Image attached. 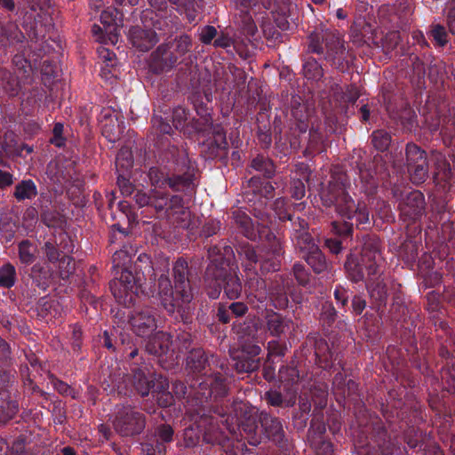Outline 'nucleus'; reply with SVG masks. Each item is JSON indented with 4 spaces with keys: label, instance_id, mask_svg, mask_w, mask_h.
I'll return each instance as SVG.
<instances>
[{
    "label": "nucleus",
    "instance_id": "obj_63",
    "mask_svg": "<svg viewBox=\"0 0 455 455\" xmlns=\"http://www.w3.org/2000/svg\"><path fill=\"white\" fill-rule=\"evenodd\" d=\"M410 174L411 181L414 185L423 184L429 177L428 162L413 164L407 166Z\"/></svg>",
    "mask_w": 455,
    "mask_h": 455
},
{
    "label": "nucleus",
    "instance_id": "obj_41",
    "mask_svg": "<svg viewBox=\"0 0 455 455\" xmlns=\"http://www.w3.org/2000/svg\"><path fill=\"white\" fill-rule=\"evenodd\" d=\"M302 378L298 368V362L295 360H291L289 364L282 366L279 370V379L285 387L290 386L287 387L290 392H293V390L298 392L295 386Z\"/></svg>",
    "mask_w": 455,
    "mask_h": 455
},
{
    "label": "nucleus",
    "instance_id": "obj_39",
    "mask_svg": "<svg viewBox=\"0 0 455 455\" xmlns=\"http://www.w3.org/2000/svg\"><path fill=\"white\" fill-rule=\"evenodd\" d=\"M431 159L434 162L435 172L433 175L434 182H447L452 176L451 164L447 160L445 155L438 150L431 151Z\"/></svg>",
    "mask_w": 455,
    "mask_h": 455
},
{
    "label": "nucleus",
    "instance_id": "obj_15",
    "mask_svg": "<svg viewBox=\"0 0 455 455\" xmlns=\"http://www.w3.org/2000/svg\"><path fill=\"white\" fill-rule=\"evenodd\" d=\"M146 426L145 415L132 404H117L113 427L124 437H132L142 433Z\"/></svg>",
    "mask_w": 455,
    "mask_h": 455
},
{
    "label": "nucleus",
    "instance_id": "obj_58",
    "mask_svg": "<svg viewBox=\"0 0 455 455\" xmlns=\"http://www.w3.org/2000/svg\"><path fill=\"white\" fill-rule=\"evenodd\" d=\"M291 278L295 280L297 283V287H304L307 288L310 285L312 281V274L310 270L302 263V262H295L291 267Z\"/></svg>",
    "mask_w": 455,
    "mask_h": 455
},
{
    "label": "nucleus",
    "instance_id": "obj_60",
    "mask_svg": "<svg viewBox=\"0 0 455 455\" xmlns=\"http://www.w3.org/2000/svg\"><path fill=\"white\" fill-rule=\"evenodd\" d=\"M133 166V156L127 148H122L116 157V168L117 173H131Z\"/></svg>",
    "mask_w": 455,
    "mask_h": 455
},
{
    "label": "nucleus",
    "instance_id": "obj_23",
    "mask_svg": "<svg viewBox=\"0 0 455 455\" xmlns=\"http://www.w3.org/2000/svg\"><path fill=\"white\" fill-rule=\"evenodd\" d=\"M307 438L315 455H334L333 443L326 435V425L323 419L311 420Z\"/></svg>",
    "mask_w": 455,
    "mask_h": 455
},
{
    "label": "nucleus",
    "instance_id": "obj_28",
    "mask_svg": "<svg viewBox=\"0 0 455 455\" xmlns=\"http://www.w3.org/2000/svg\"><path fill=\"white\" fill-rule=\"evenodd\" d=\"M265 329L271 337L281 339L295 330L293 320L273 309H267L264 315Z\"/></svg>",
    "mask_w": 455,
    "mask_h": 455
},
{
    "label": "nucleus",
    "instance_id": "obj_7",
    "mask_svg": "<svg viewBox=\"0 0 455 455\" xmlns=\"http://www.w3.org/2000/svg\"><path fill=\"white\" fill-rule=\"evenodd\" d=\"M161 259L165 258L160 257L156 263H153L150 257L143 253L138 257L135 269L122 268L120 277L109 282V289L118 304L125 307L136 305L146 275L152 273L156 282L163 269Z\"/></svg>",
    "mask_w": 455,
    "mask_h": 455
},
{
    "label": "nucleus",
    "instance_id": "obj_12",
    "mask_svg": "<svg viewBox=\"0 0 455 455\" xmlns=\"http://www.w3.org/2000/svg\"><path fill=\"white\" fill-rule=\"evenodd\" d=\"M152 28H141L133 26L129 29L128 38L133 47L140 52L149 51L161 37L172 33V28H169V19L158 17L157 14L150 17ZM148 27V25H145Z\"/></svg>",
    "mask_w": 455,
    "mask_h": 455
},
{
    "label": "nucleus",
    "instance_id": "obj_37",
    "mask_svg": "<svg viewBox=\"0 0 455 455\" xmlns=\"http://www.w3.org/2000/svg\"><path fill=\"white\" fill-rule=\"evenodd\" d=\"M347 277L355 283L363 281L367 270L362 257L355 254H348L344 264Z\"/></svg>",
    "mask_w": 455,
    "mask_h": 455
},
{
    "label": "nucleus",
    "instance_id": "obj_51",
    "mask_svg": "<svg viewBox=\"0 0 455 455\" xmlns=\"http://www.w3.org/2000/svg\"><path fill=\"white\" fill-rule=\"evenodd\" d=\"M236 251L241 259L246 260L244 264L245 272L255 271L261 254L247 242L241 243Z\"/></svg>",
    "mask_w": 455,
    "mask_h": 455
},
{
    "label": "nucleus",
    "instance_id": "obj_2",
    "mask_svg": "<svg viewBox=\"0 0 455 455\" xmlns=\"http://www.w3.org/2000/svg\"><path fill=\"white\" fill-rule=\"evenodd\" d=\"M209 400L207 403L188 401L189 407L186 410L185 419L190 424L183 432V445L193 448L202 442L215 449L219 455H234L231 451L229 436L220 430L218 419L212 414L218 416L221 422L228 423V407L219 405L218 402Z\"/></svg>",
    "mask_w": 455,
    "mask_h": 455
},
{
    "label": "nucleus",
    "instance_id": "obj_44",
    "mask_svg": "<svg viewBox=\"0 0 455 455\" xmlns=\"http://www.w3.org/2000/svg\"><path fill=\"white\" fill-rule=\"evenodd\" d=\"M188 100L193 105L194 109L196 110L197 116H200V119L193 120L192 126L194 129L195 125L197 124V123H200V125L202 126H206L213 123L211 114L209 112V108L207 105L204 102V95L201 92L192 93L189 96Z\"/></svg>",
    "mask_w": 455,
    "mask_h": 455
},
{
    "label": "nucleus",
    "instance_id": "obj_54",
    "mask_svg": "<svg viewBox=\"0 0 455 455\" xmlns=\"http://www.w3.org/2000/svg\"><path fill=\"white\" fill-rule=\"evenodd\" d=\"M232 214L240 233L250 240H255L257 237V230L252 224L251 219L240 209L234 211Z\"/></svg>",
    "mask_w": 455,
    "mask_h": 455
},
{
    "label": "nucleus",
    "instance_id": "obj_10",
    "mask_svg": "<svg viewBox=\"0 0 455 455\" xmlns=\"http://www.w3.org/2000/svg\"><path fill=\"white\" fill-rule=\"evenodd\" d=\"M339 33L315 30L307 38V53L323 56L333 68L345 72L349 67L348 51Z\"/></svg>",
    "mask_w": 455,
    "mask_h": 455
},
{
    "label": "nucleus",
    "instance_id": "obj_17",
    "mask_svg": "<svg viewBox=\"0 0 455 455\" xmlns=\"http://www.w3.org/2000/svg\"><path fill=\"white\" fill-rule=\"evenodd\" d=\"M289 138L291 146L295 148L301 147V135L308 129L310 110L307 103L299 95L293 94L290 100Z\"/></svg>",
    "mask_w": 455,
    "mask_h": 455
},
{
    "label": "nucleus",
    "instance_id": "obj_42",
    "mask_svg": "<svg viewBox=\"0 0 455 455\" xmlns=\"http://www.w3.org/2000/svg\"><path fill=\"white\" fill-rule=\"evenodd\" d=\"M311 54L307 53V49L305 50L302 57V75L309 81L318 82L323 77L324 70L322 64Z\"/></svg>",
    "mask_w": 455,
    "mask_h": 455
},
{
    "label": "nucleus",
    "instance_id": "obj_56",
    "mask_svg": "<svg viewBox=\"0 0 455 455\" xmlns=\"http://www.w3.org/2000/svg\"><path fill=\"white\" fill-rule=\"evenodd\" d=\"M37 252L36 244L28 239H23L18 243L19 259L24 265L32 264L36 259Z\"/></svg>",
    "mask_w": 455,
    "mask_h": 455
},
{
    "label": "nucleus",
    "instance_id": "obj_50",
    "mask_svg": "<svg viewBox=\"0 0 455 455\" xmlns=\"http://www.w3.org/2000/svg\"><path fill=\"white\" fill-rule=\"evenodd\" d=\"M236 251L241 259L246 260L244 264L245 272L255 271L261 254L247 242L241 243Z\"/></svg>",
    "mask_w": 455,
    "mask_h": 455
},
{
    "label": "nucleus",
    "instance_id": "obj_13",
    "mask_svg": "<svg viewBox=\"0 0 455 455\" xmlns=\"http://www.w3.org/2000/svg\"><path fill=\"white\" fill-rule=\"evenodd\" d=\"M195 130L208 138L202 144V155L205 160H228L229 146L227 132L221 124H211L206 126L195 125Z\"/></svg>",
    "mask_w": 455,
    "mask_h": 455
},
{
    "label": "nucleus",
    "instance_id": "obj_6",
    "mask_svg": "<svg viewBox=\"0 0 455 455\" xmlns=\"http://www.w3.org/2000/svg\"><path fill=\"white\" fill-rule=\"evenodd\" d=\"M210 263L204 272L205 291L212 299L220 297L223 291L224 295L230 300L240 298L243 284L235 273L231 272L230 263L235 254L233 248L221 241L210 245L207 250Z\"/></svg>",
    "mask_w": 455,
    "mask_h": 455
},
{
    "label": "nucleus",
    "instance_id": "obj_36",
    "mask_svg": "<svg viewBox=\"0 0 455 455\" xmlns=\"http://www.w3.org/2000/svg\"><path fill=\"white\" fill-rule=\"evenodd\" d=\"M283 254V250L279 243L271 245L269 251L264 255L261 254L258 265L262 275L275 272L280 269L281 259Z\"/></svg>",
    "mask_w": 455,
    "mask_h": 455
},
{
    "label": "nucleus",
    "instance_id": "obj_48",
    "mask_svg": "<svg viewBox=\"0 0 455 455\" xmlns=\"http://www.w3.org/2000/svg\"><path fill=\"white\" fill-rule=\"evenodd\" d=\"M297 391L288 393L287 396H283L280 391L270 389L264 395V399L267 405L272 407L290 408L296 403Z\"/></svg>",
    "mask_w": 455,
    "mask_h": 455
},
{
    "label": "nucleus",
    "instance_id": "obj_46",
    "mask_svg": "<svg viewBox=\"0 0 455 455\" xmlns=\"http://www.w3.org/2000/svg\"><path fill=\"white\" fill-rule=\"evenodd\" d=\"M248 188L246 196L249 197L250 194L259 196L260 198L268 199L274 196L275 188L267 180H263L259 177L253 176L248 180ZM251 201V198H248Z\"/></svg>",
    "mask_w": 455,
    "mask_h": 455
},
{
    "label": "nucleus",
    "instance_id": "obj_49",
    "mask_svg": "<svg viewBox=\"0 0 455 455\" xmlns=\"http://www.w3.org/2000/svg\"><path fill=\"white\" fill-rule=\"evenodd\" d=\"M301 257L316 275H320L329 268L330 263L319 246Z\"/></svg>",
    "mask_w": 455,
    "mask_h": 455
},
{
    "label": "nucleus",
    "instance_id": "obj_1",
    "mask_svg": "<svg viewBox=\"0 0 455 455\" xmlns=\"http://www.w3.org/2000/svg\"><path fill=\"white\" fill-rule=\"evenodd\" d=\"M163 269L156 279V290L161 305L179 323L191 324L194 308L190 305L194 299L195 284L193 271L184 257H179L172 262V276L173 285L167 273L169 272L168 259H161Z\"/></svg>",
    "mask_w": 455,
    "mask_h": 455
},
{
    "label": "nucleus",
    "instance_id": "obj_61",
    "mask_svg": "<svg viewBox=\"0 0 455 455\" xmlns=\"http://www.w3.org/2000/svg\"><path fill=\"white\" fill-rule=\"evenodd\" d=\"M403 128L407 132H413L419 127L417 114L409 105L404 106L398 114Z\"/></svg>",
    "mask_w": 455,
    "mask_h": 455
},
{
    "label": "nucleus",
    "instance_id": "obj_18",
    "mask_svg": "<svg viewBox=\"0 0 455 455\" xmlns=\"http://www.w3.org/2000/svg\"><path fill=\"white\" fill-rule=\"evenodd\" d=\"M123 13L116 8L108 7L103 10L100 14V22L103 28L94 24L92 28V32L95 39L102 44L110 42L115 44L117 42V30L119 24L122 21Z\"/></svg>",
    "mask_w": 455,
    "mask_h": 455
},
{
    "label": "nucleus",
    "instance_id": "obj_22",
    "mask_svg": "<svg viewBox=\"0 0 455 455\" xmlns=\"http://www.w3.org/2000/svg\"><path fill=\"white\" fill-rule=\"evenodd\" d=\"M129 323L137 336L149 337L157 329L156 313L149 307H135L129 315Z\"/></svg>",
    "mask_w": 455,
    "mask_h": 455
},
{
    "label": "nucleus",
    "instance_id": "obj_3",
    "mask_svg": "<svg viewBox=\"0 0 455 455\" xmlns=\"http://www.w3.org/2000/svg\"><path fill=\"white\" fill-rule=\"evenodd\" d=\"M186 368L196 375L190 384L188 397L192 401L215 403L228 395L227 370L225 361L216 355L206 353L203 348H192L186 358Z\"/></svg>",
    "mask_w": 455,
    "mask_h": 455
},
{
    "label": "nucleus",
    "instance_id": "obj_19",
    "mask_svg": "<svg viewBox=\"0 0 455 455\" xmlns=\"http://www.w3.org/2000/svg\"><path fill=\"white\" fill-rule=\"evenodd\" d=\"M365 263L367 275H377L380 273L383 257L381 253V242L378 235L367 234L362 238L361 255Z\"/></svg>",
    "mask_w": 455,
    "mask_h": 455
},
{
    "label": "nucleus",
    "instance_id": "obj_62",
    "mask_svg": "<svg viewBox=\"0 0 455 455\" xmlns=\"http://www.w3.org/2000/svg\"><path fill=\"white\" fill-rule=\"evenodd\" d=\"M191 23L196 20L198 14L204 8V0H182L178 6Z\"/></svg>",
    "mask_w": 455,
    "mask_h": 455
},
{
    "label": "nucleus",
    "instance_id": "obj_29",
    "mask_svg": "<svg viewBox=\"0 0 455 455\" xmlns=\"http://www.w3.org/2000/svg\"><path fill=\"white\" fill-rule=\"evenodd\" d=\"M151 207L162 216H169L183 208V198L180 196H170L168 193L152 191Z\"/></svg>",
    "mask_w": 455,
    "mask_h": 455
},
{
    "label": "nucleus",
    "instance_id": "obj_33",
    "mask_svg": "<svg viewBox=\"0 0 455 455\" xmlns=\"http://www.w3.org/2000/svg\"><path fill=\"white\" fill-rule=\"evenodd\" d=\"M99 120L101 124V133L109 141L115 142L120 137L119 117L115 110L110 108L103 109Z\"/></svg>",
    "mask_w": 455,
    "mask_h": 455
},
{
    "label": "nucleus",
    "instance_id": "obj_11",
    "mask_svg": "<svg viewBox=\"0 0 455 455\" xmlns=\"http://www.w3.org/2000/svg\"><path fill=\"white\" fill-rule=\"evenodd\" d=\"M147 366L137 367L132 370V375H127L123 382L117 386V393L122 395L131 396L138 394L141 396L152 393L160 407L166 408L173 403V395L168 390L169 384L166 379H160L155 383L153 378L149 379L145 371Z\"/></svg>",
    "mask_w": 455,
    "mask_h": 455
},
{
    "label": "nucleus",
    "instance_id": "obj_55",
    "mask_svg": "<svg viewBox=\"0 0 455 455\" xmlns=\"http://www.w3.org/2000/svg\"><path fill=\"white\" fill-rule=\"evenodd\" d=\"M151 124L154 130H156V132L158 136L156 144L158 145V150L160 148H165L170 142L167 143L165 146V142L163 140L161 136L164 135H171L172 132V126L170 124L169 121L166 118H164L161 116L153 115L151 118Z\"/></svg>",
    "mask_w": 455,
    "mask_h": 455
},
{
    "label": "nucleus",
    "instance_id": "obj_38",
    "mask_svg": "<svg viewBox=\"0 0 455 455\" xmlns=\"http://www.w3.org/2000/svg\"><path fill=\"white\" fill-rule=\"evenodd\" d=\"M409 311L408 307L401 301L399 298H395L389 310L388 317L390 322L403 326V323H408V321H411V324L407 326L406 329L411 332L412 329L416 327V324L415 321L411 319V316H408Z\"/></svg>",
    "mask_w": 455,
    "mask_h": 455
},
{
    "label": "nucleus",
    "instance_id": "obj_8",
    "mask_svg": "<svg viewBox=\"0 0 455 455\" xmlns=\"http://www.w3.org/2000/svg\"><path fill=\"white\" fill-rule=\"evenodd\" d=\"M356 417L359 429L354 442L357 455H394L395 444L382 419L364 409Z\"/></svg>",
    "mask_w": 455,
    "mask_h": 455
},
{
    "label": "nucleus",
    "instance_id": "obj_57",
    "mask_svg": "<svg viewBox=\"0 0 455 455\" xmlns=\"http://www.w3.org/2000/svg\"><path fill=\"white\" fill-rule=\"evenodd\" d=\"M1 88L10 97H15L20 91V84L18 77L7 69L0 71Z\"/></svg>",
    "mask_w": 455,
    "mask_h": 455
},
{
    "label": "nucleus",
    "instance_id": "obj_26",
    "mask_svg": "<svg viewBox=\"0 0 455 455\" xmlns=\"http://www.w3.org/2000/svg\"><path fill=\"white\" fill-rule=\"evenodd\" d=\"M380 162L381 156H374L372 161L366 162L361 159L355 162V171L359 176L361 190L367 196L374 195L378 188V164Z\"/></svg>",
    "mask_w": 455,
    "mask_h": 455
},
{
    "label": "nucleus",
    "instance_id": "obj_21",
    "mask_svg": "<svg viewBox=\"0 0 455 455\" xmlns=\"http://www.w3.org/2000/svg\"><path fill=\"white\" fill-rule=\"evenodd\" d=\"M426 206L424 194L419 190L411 191L398 203L399 216L408 224L415 223L425 215Z\"/></svg>",
    "mask_w": 455,
    "mask_h": 455
},
{
    "label": "nucleus",
    "instance_id": "obj_31",
    "mask_svg": "<svg viewBox=\"0 0 455 455\" xmlns=\"http://www.w3.org/2000/svg\"><path fill=\"white\" fill-rule=\"evenodd\" d=\"M244 291L247 299L251 302L256 299L259 303L264 304L267 299L268 289L266 280L261 277L257 270L246 272Z\"/></svg>",
    "mask_w": 455,
    "mask_h": 455
},
{
    "label": "nucleus",
    "instance_id": "obj_43",
    "mask_svg": "<svg viewBox=\"0 0 455 455\" xmlns=\"http://www.w3.org/2000/svg\"><path fill=\"white\" fill-rule=\"evenodd\" d=\"M168 45L169 52L177 58V65L182 61V58L191 51L193 46L192 38L188 34L176 36L172 41L164 43Z\"/></svg>",
    "mask_w": 455,
    "mask_h": 455
},
{
    "label": "nucleus",
    "instance_id": "obj_45",
    "mask_svg": "<svg viewBox=\"0 0 455 455\" xmlns=\"http://www.w3.org/2000/svg\"><path fill=\"white\" fill-rule=\"evenodd\" d=\"M44 253L47 257V259L51 263H55L57 261H60V263H67L68 269H60V275L62 279H67L73 273V267H70L72 263V258L68 256H64L61 259H60V253L59 249L50 241L44 243L43 247Z\"/></svg>",
    "mask_w": 455,
    "mask_h": 455
},
{
    "label": "nucleus",
    "instance_id": "obj_34",
    "mask_svg": "<svg viewBox=\"0 0 455 455\" xmlns=\"http://www.w3.org/2000/svg\"><path fill=\"white\" fill-rule=\"evenodd\" d=\"M248 306L242 301L220 302L218 304L215 316L220 323L227 324L230 323L233 316L235 318L243 317L248 313Z\"/></svg>",
    "mask_w": 455,
    "mask_h": 455
},
{
    "label": "nucleus",
    "instance_id": "obj_16",
    "mask_svg": "<svg viewBox=\"0 0 455 455\" xmlns=\"http://www.w3.org/2000/svg\"><path fill=\"white\" fill-rule=\"evenodd\" d=\"M22 296L30 300L45 292L53 280V270L47 263L37 262L24 271Z\"/></svg>",
    "mask_w": 455,
    "mask_h": 455
},
{
    "label": "nucleus",
    "instance_id": "obj_30",
    "mask_svg": "<svg viewBox=\"0 0 455 455\" xmlns=\"http://www.w3.org/2000/svg\"><path fill=\"white\" fill-rule=\"evenodd\" d=\"M175 66H177V58L169 52L167 44H160L150 54L148 67L150 71L156 75L168 72Z\"/></svg>",
    "mask_w": 455,
    "mask_h": 455
},
{
    "label": "nucleus",
    "instance_id": "obj_27",
    "mask_svg": "<svg viewBox=\"0 0 455 455\" xmlns=\"http://www.w3.org/2000/svg\"><path fill=\"white\" fill-rule=\"evenodd\" d=\"M368 277L366 289L371 299V307L376 311L379 318H382L388 298L387 286L383 279L380 278L379 274Z\"/></svg>",
    "mask_w": 455,
    "mask_h": 455
},
{
    "label": "nucleus",
    "instance_id": "obj_53",
    "mask_svg": "<svg viewBox=\"0 0 455 455\" xmlns=\"http://www.w3.org/2000/svg\"><path fill=\"white\" fill-rule=\"evenodd\" d=\"M249 167L261 173L266 179H271L275 173V165L272 159L261 154L251 159Z\"/></svg>",
    "mask_w": 455,
    "mask_h": 455
},
{
    "label": "nucleus",
    "instance_id": "obj_47",
    "mask_svg": "<svg viewBox=\"0 0 455 455\" xmlns=\"http://www.w3.org/2000/svg\"><path fill=\"white\" fill-rule=\"evenodd\" d=\"M26 40L25 35L15 25L5 27L0 21V46L7 48L14 44H22Z\"/></svg>",
    "mask_w": 455,
    "mask_h": 455
},
{
    "label": "nucleus",
    "instance_id": "obj_24",
    "mask_svg": "<svg viewBox=\"0 0 455 455\" xmlns=\"http://www.w3.org/2000/svg\"><path fill=\"white\" fill-rule=\"evenodd\" d=\"M306 343L314 347L315 363L320 368L330 370L333 367L334 362L338 361V364L344 371V365L341 360L339 359V355L336 354L334 356L327 341L318 332L308 333L306 338Z\"/></svg>",
    "mask_w": 455,
    "mask_h": 455
},
{
    "label": "nucleus",
    "instance_id": "obj_4",
    "mask_svg": "<svg viewBox=\"0 0 455 455\" xmlns=\"http://www.w3.org/2000/svg\"><path fill=\"white\" fill-rule=\"evenodd\" d=\"M349 181L346 173H338L332 176L328 186L320 193L323 206L335 207L342 221L331 222V232L343 241H351L354 234V226L370 225V210L363 200L356 202L347 191Z\"/></svg>",
    "mask_w": 455,
    "mask_h": 455
},
{
    "label": "nucleus",
    "instance_id": "obj_40",
    "mask_svg": "<svg viewBox=\"0 0 455 455\" xmlns=\"http://www.w3.org/2000/svg\"><path fill=\"white\" fill-rule=\"evenodd\" d=\"M345 392L344 395H339V396L341 399L349 398L351 401L355 403V428L353 431V435L355 434V432L359 429V424L357 421L356 414L363 409H364L370 415H377L375 412H371L365 404L362 402L360 398V394L358 392V384L353 380L348 379L347 383L345 387Z\"/></svg>",
    "mask_w": 455,
    "mask_h": 455
},
{
    "label": "nucleus",
    "instance_id": "obj_14",
    "mask_svg": "<svg viewBox=\"0 0 455 455\" xmlns=\"http://www.w3.org/2000/svg\"><path fill=\"white\" fill-rule=\"evenodd\" d=\"M271 305L276 310H285L290 306V301L299 305L303 301V294L289 275H277L272 280L268 288V295Z\"/></svg>",
    "mask_w": 455,
    "mask_h": 455
},
{
    "label": "nucleus",
    "instance_id": "obj_64",
    "mask_svg": "<svg viewBox=\"0 0 455 455\" xmlns=\"http://www.w3.org/2000/svg\"><path fill=\"white\" fill-rule=\"evenodd\" d=\"M291 241L294 247L299 251L301 256L318 247L308 231L297 236H291Z\"/></svg>",
    "mask_w": 455,
    "mask_h": 455
},
{
    "label": "nucleus",
    "instance_id": "obj_32",
    "mask_svg": "<svg viewBox=\"0 0 455 455\" xmlns=\"http://www.w3.org/2000/svg\"><path fill=\"white\" fill-rule=\"evenodd\" d=\"M319 323L325 332L332 331L333 328L342 331L347 327L346 319H339V313L331 301H324L321 305Z\"/></svg>",
    "mask_w": 455,
    "mask_h": 455
},
{
    "label": "nucleus",
    "instance_id": "obj_52",
    "mask_svg": "<svg viewBox=\"0 0 455 455\" xmlns=\"http://www.w3.org/2000/svg\"><path fill=\"white\" fill-rule=\"evenodd\" d=\"M38 195L37 186L31 179L22 180L14 187L13 197L17 202L33 200Z\"/></svg>",
    "mask_w": 455,
    "mask_h": 455
},
{
    "label": "nucleus",
    "instance_id": "obj_5",
    "mask_svg": "<svg viewBox=\"0 0 455 455\" xmlns=\"http://www.w3.org/2000/svg\"><path fill=\"white\" fill-rule=\"evenodd\" d=\"M157 163L159 166L150 167L148 173L153 186L166 185L176 192L195 191L197 169L183 147L169 144L167 148H160Z\"/></svg>",
    "mask_w": 455,
    "mask_h": 455
},
{
    "label": "nucleus",
    "instance_id": "obj_25",
    "mask_svg": "<svg viewBox=\"0 0 455 455\" xmlns=\"http://www.w3.org/2000/svg\"><path fill=\"white\" fill-rule=\"evenodd\" d=\"M422 116L425 119L426 127L432 132H436L441 127V135L443 144L446 147H451L452 140L455 139V112L450 114L448 116H441L439 112L425 113L423 109Z\"/></svg>",
    "mask_w": 455,
    "mask_h": 455
},
{
    "label": "nucleus",
    "instance_id": "obj_20",
    "mask_svg": "<svg viewBox=\"0 0 455 455\" xmlns=\"http://www.w3.org/2000/svg\"><path fill=\"white\" fill-rule=\"evenodd\" d=\"M261 351L260 346L257 343L243 342L240 350L232 356V367L237 373H250L257 371L260 366Z\"/></svg>",
    "mask_w": 455,
    "mask_h": 455
},
{
    "label": "nucleus",
    "instance_id": "obj_9",
    "mask_svg": "<svg viewBox=\"0 0 455 455\" xmlns=\"http://www.w3.org/2000/svg\"><path fill=\"white\" fill-rule=\"evenodd\" d=\"M239 428L242 435L252 446L270 441L283 451L291 450L292 445L285 434L282 420L266 411L245 414Z\"/></svg>",
    "mask_w": 455,
    "mask_h": 455
},
{
    "label": "nucleus",
    "instance_id": "obj_35",
    "mask_svg": "<svg viewBox=\"0 0 455 455\" xmlns=\"http://www.w3.org/2000/svg\"><path fill=\"white\" fill-rule=\"evenodd\" d=\"M146 343V351L153 355L161 357L170 351L172 344V336L164 331H155Z\"/></svg>",
    "mask_w": 455,
    "mask_h": 455
},
{
    "label": "nucleus",
    "instance_id": "obj_59",
    "mask_svg": "<svg viewBox=\"0 0 455 455\" xmlns=\"http://www.w3.org/2000/svg\"><path fill=\"white\" fill-rule=\"evenodd\" d=\"M419 276L421 281L419 283V290H427L440 285L443 282V274L440 271L433 269H419Z\"/></svg>",
    "mask_w": 455,
    "mask_h": 455
}]
</instances>
